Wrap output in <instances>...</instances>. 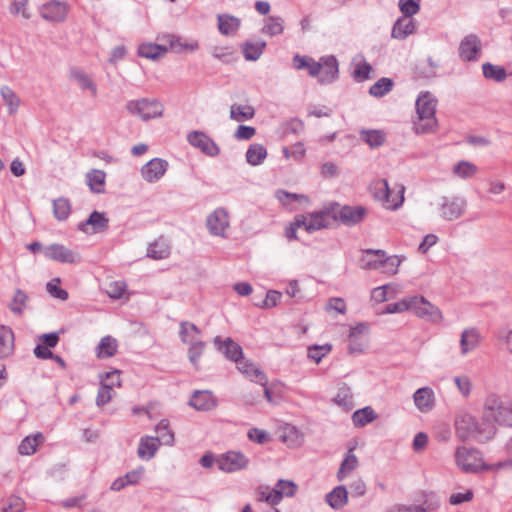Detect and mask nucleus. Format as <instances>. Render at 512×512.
I'll use <instances>...</instances> for the list:
<instances>
[{"label":"nucleus","mask_w":512,"mask_h":512,"mask_svg":"<svg viewBox=\"0 0 512 512\" xmlns=\"http://www.w3.org/2000/svg\"><path fill=\"white\" fill-rule=\"evenodd\" d=\"M293 65L297 70L307 69L311 77H317L319 83L328 84L338 77V61L332 56L321 57L315 61L308 56L296 55L293 58Z\"/></svg>","instance_id":"f257e3e1"},{"label":"nucleus","mask_w":512,"mask_h":512,"mask_svg":"<svg viewBox=\"0 0 512 512\" xmlns=\"http://www.w3.org/2000/svg\"><path fill=\"white\" fill-rule=\"evenodd\" d=\"M456 433L461 440L475 439L479 442L490 440L496 433V427L482 417L478 422L474 416L462 413L455 421Z\"/></svg>","instance_id":"f03ea898"},{"label":"nucleus","mask_w":512,"mask_h":512,"mask_svg":"<svg viewBox=\"0 0 512 512\" xmlns=\"http://www.w3.org/2000/svg\"><path fill=\"white\" fill-rule=\"evenodd\" d=\"M437 99L430 92H422L416 100L418 120L414 122L416 133H430L435 131L437 120L435 117Z\"/></svg>","instance_id":"7ed1b4c3"},{"label":"nucleus","mask_w":512,"mask_h":512,"mask_svg":"<svg viewBox=\"0 0 512 512\" xmlns=\"http://www.w3.org/2000/svg\"><path fill=\"white\" fill-rule=\"evenodd\" d=\"M484 419L487 422L512 427V401L497 394H489L484 401Z\"/></svg>","instance_id":"20e7f679"},{"label":"nucleus","mask_w":512,"mask_h":512,"mask_svg":"<svg viewBox=\"0 0 512 512\" xmlns=\"http://www.w3.org/2000/svg\"><path fill=\"white\" fill-rule=\"evenodd\" d=\"M370 191L373 197L382 202V204L387 209L396 210L398 209L403 201H404V187L401 186L397 194H395V198L391 197V189L389 188L388 182L385 179H378L371 183Z\"/></svg>","instance_id":"39448f33"},{"label":"nucleus","mask_w":512,"mask_h":512,"mask_svg":"<svg viewBox=\"0 0 512 512\" xmlns=\"http://www.w3.org/2000/svg\"><path fill=\"white\" fill-rule=\"evenodd\" d=\"M330 212H332V220L340 221L346 226L360 223L367 215V209L363 206H342L336 202L330 204Z\"/></svg>","instance_id":"423d86ee"},{"label":"nucleus","mask_w":512,"mask_h":512,"mask_svg":"<svg viewBox=\"0 0 512 512\" xmlns=\"http://www.w3.org/2000/svg\"><path fill=\"white\" fill-rule=\"evenodd\" d=\"M126 109L133 115H138L142 120L147 121L162 116L163 105L156 99L131 100L126 104Z\"/></svg>","instance_id":"0eeeda50"},{"label":"nucleus","mask_w":512,"mask_h":512,"mask_svg":"<svg viewBox=\"0 0 512 512\" xmlns=\"http://www.w3.org/2000/svg\"><path fill=\"white\" fill-rule=\"evenodd\" d=\"M332 220V212H330V204L324 209L296 216V226H303L307 232H314L327 228Z\"/></svg>","instance_id":"6e6552de"},{"label":"nucleus","mask_w":512,"mask_h":512,"mask_svg":"<svg viewBox=\"0 0 512 512\" xmlns=\"http://www.w3.org/2000/svg\"><path fill=\"white\" fill-rule=\"evenodd\" d=\"M455 460L463 471L476 473L483 470L484 464L477 450L459 447L455 453Z\"/></svg>","instance_id":"1a4fd4ad"},{"label":"nucleus","mask_w":512,"mask_h":512,"mask_svg":"<svg viewBox=\"0 0 512 512\" xmlns=\"http://www.w3.org/2000/svg\"><path fill=\"white\" fill-rule=\"evenodd\" d=\"M218 469L225 473H233L247 468L249 459L241 452L229 451L216 458Z\"/></svg>","instance_id":"9d476101"},{"label":"nucleus","mask_w":512,"mask_h":512,"mask_svg":"<svg viewBox=\"0 0 512 512\" xmlns=\"http://www.w3.org/2000/svg\"><path fill=\"white\" fill-rule=\"evenodd\" d=\"M411 311L420 318L434 323L441 322L442 313L438 307L434 306L423 296H412Z\"/></svg>","instance_id":"9b49d317"},{"label":"nucleus","mask_w":512,"mask_h":512,"mask_svg":"<svg viewBox=\"0 0 512 512\" xmlns=\"http://www.w3.org/2000/svg\"><path fill=\"white\" fill-rule=\"evenodd\" d=\"M297 486L294 482L288 480H279L274 489L265 488L261 491V500H265L269 504H278L283 496H293Z\"/></svg>","instance_id":"f8f14e48"},{"label":"nucleus","mask_w":512,"mask_h":512,"mask_svg":"<svg viewBox=\"0 0 512 512\" xmlns=\"http://www.w3.org/2000/svg\"><path fill=\"white\" fill-rule=\"evenodd\" d=\"M465 208V199L461 197H444L440 207L441 217L448 221L456 220L464 214Z\"/></svg>","instance_id":"ddd939ff"},{"label":"nucleus","mask_w":512,"mask_h":512,"mask_svg":"<svg viewBox=\"0 0 512 512\" xmlns=\"http://www.w3.org/2000/svg\"><path fill=\"white\" fill-rule=\"evenodd\" d=\"M109 218L106 213L93 211L87 220L78 224V229L86 234L101 233L107 230Z\"/></svg>","instance_id":"4468645a"},{"label":"nucleus","mask_w":512,"mask_h":512,"mask_svg":"<svg viewBox=\"0 0 512 512\" xmlns=\"http://www.w3.org/2000/svg\"><path fill=\"white\" fill-rule=\"evenodd\" d=\"M188 142L200 149L204 154L208 156H216L219 154L220 149L217 144L205 133L200 131H192L187 136Z\"/></svg>","instance_id":"2eb2a0df"},{"label":"nucleus","mask_w":512,"mask_h":512,"mask_svg":"<svg viewBox=\"0 0 512 512\" xmlns=\"http://www.w3.org/2000/svg\"><path fill=\"white\" fill-rule=\"evenodd\" d=\"M481 52V41L475 34L466 36L459 45V56L463 61H476Z\"/></svg>","instance_id":"dca6fc26"},{"label":"nucleus","mask_w":512,"mask_h":512,"mask_svg":"<svg viewBox=\"0 0 512 512\" xmlns=\"http://www.w3.org/2000/svg\"><path fill=\"white\" fill-rule=\"evenodd\" d=\"M44 255L49 259L61 263H77L79 261L77 253L61 244H52L46 247L44 249Z\"/></svg>","instance_id":"f3484780"},{"label":"nucleus","mask_w":512,"mask_h":512,"mask_svg":"<svg viewBox=\"0 0 512 512\" xmlns=\"http://www.w3.org/2000/svg\"><path fill=\"white\" fill-rule=\"evenodd\" d=\"M207 227L211 234L224 237L225 230L229 227L227 211L223 208L216 209L207 218Z\"/></svg>","instance_id":"a211bd4d"},{"label":"nucleus","mask_w":512,"mask_h":512,"mask_svg":"<svg viewBox=\"0 0 512 512\" xmlns=\"http://www.w3.org/2000/svg\"><path fill=\"white\" fill-rule=\"evenodd\" d=\"M40 14L48 21L62 22L67 17L68 6L59 1H50L41 7Z\"/></svg>","instance_id":"6ab92c4d"},{"label":"nucleus","mask_w":512,"mask_h":512,"mask_svg":"<svg viewBox=\"0 0 512 512\" xmlns=\"http://www.w3.org/2000/svg\"><path fill=\"white\" fill-rule=\"evenodd\" d=\"M167 168V161L154 158L142 167L141 174L147 182L152 183L158 181L165 174Z\"/></svg>","instance_id":"aec40b11"},{"label":"nucleus","mask_w":512,"mask_h":512,"mask_svg":"<svg viewBox=\"0 0 512 512\" xmlns=\"http://www.w3.org/2000/svg\"><path fill=\"white\" fill-rule=\"evenodd\" d=\"M213 342L217 350L222 352L229 360L236 362L242 358L243 350L232 338L228 337L225 340H222L220 336H216Z\"/></svg>","instance_id":"412c9836"},{"label":"nucleus","mask_w":512,"mask_h":512,"mask_svg":"<svg viewBox=\"0 0 512 512\" xmlns=\"http://www.w3.org/2000/svg\"><path fill=\"white\" fill-rule=\"evenodd\" d=\"M366 330L367 328L364 324L351 328L348 345L349 354H360L364 351L367 345V339L364 335Z\"/></svg>","instance_id":"4be33fe9"},{"label":"nucleus","mask_w":512,"mask_h":512,"mask_svg":"<svg viewBox=\"0 0 512 512\" xmlns=\"http://www.w3.org/2000/svg\"><path fill=\"white\" fill-rule=\"evenodd\" d=\"M414 404L422 413L431 411L435 405V395L430 387H422L413 395Z\"/></svg>","instance_id":"5701e85b"},{"label":"nucleus","mask_w":512,"mask_h":512,"mask_svg":"<svg viewBox=\"0 0 512 512\" xmlns=\"http://www.w3.org/2000/svg\"><path fill=\"white\" fill-rule=\"evenodd\" d=\"M481 342V335L475 328L465 329L460 336L461 354L466 355L475 350Z\"/></svg>","instance_id":"b1692460"},{"label":"nucleus","mask_w":512,"mask_h":512,"mask_svg":"<svg viewBox=\"0 0 512 512\" xmlns=\"http://www.w3.org/2000/svg\"><path fill=\"white\" fill-rule=\"evenodd\" d=\"M237 369L247 377L259 383L261 386L267 385V378L263 371L255 367L252 363L246 360L243 356L235 362Z\"/></svg>","instance_id":"393cba45"},{"label":"nucleus","mask_w":512,"mask_h":512,"mask_svg":"<svg viewBox=\"0 0 512 512\" xmlns=\"http://www.w3.org/2000/svg\"><path fill=\"white\" fill-rule=\"evenodd\" d=\"M189 405L196 410L207 411L216 406V400L210 391H195Z\"/></svg>","instance_id":"a878e982"},{"label":"nucleus","mask_w":512,"mask_h":512,"mask_svg":"<svg viewBox=\"0 0 512 512\" xmlns=\"http://www.w3.org/2000/svg\"><path fill=\"white\" fill-rule=\"evenodd\" d=\"M70 78L76 82L82 90L90 91L93 97L97 96V85L88 73L79 68H73L70 70Z\"/></svg>","instance_id":"bb28decb"},{"label":"nucleus","mask_w":512,"mask_h":512,"mask_svg":"<svg viewBox=\"0 0 512 512\" xmlns=\"http://www.w3.org/2000/svg\"><path fill=\"white\" fill-rule=\"evenodd\" d=\"M279 437L288 447H299L303 443L302 433L291 424H285L280 428Z\"/></svg>","instance_id":"cd10ccee"},{"label":"nucleus","mask_w":512,"mask_h":512,"mask_svg":"<svg viewBox=\"0 0 512 512\" xmlns=\"http://www.w3.org/2000/svg\"><path fill=\"white\" fill-rule=\"evenodd\" d=\"M415 23L411 17L403 16L399 18L393 28H392V37L396 39H405L410 34L414 33Z\"/></svg>","instance_id":"c85d7f7f"},{"label":"nucleus","mask_w":512,"mask_h":512,"mask_svg":"<svg viewBox=\"0 0 512 512\" xmlns=\"http://www.w3.org/2000/svg\"><path fill=\"white\" fill-rule=\"evenodd\" d=\"M160 445L162 444L154 437H142L140 439L137 454L139 458L149 460L154 457Z\"/></svg>","instance_id":"c756f323"},{"label":"nucleus","mask_w":512,"mask_h":512,"mask_svg":"<svg viewBox=\"0 0 512 512\" xmlns=\"http://www.w3.org/2000/svg\"><path fill=\"white\" fill-rule=\"evenodd\" d=\"M348 492L345 486L340 485L335 487L331 492L326 495V502L333 509H341L347 504Z\"/></svg>","instance_id":"7c9ffc66"},{"label":"nucleus","mask_w":512,"mask_h":512,"mask_svg":"<svg viewBox=\"0 0 512 512\" xmlns=\"http://www.w3.org/2000/svg\"><path fill=\"white\" fill-rule=\"evenodd\" d=\"M14 350V333L4 325H0V358L8 357Z\"/></svg>","instance_id":"2f4dec72"},{"label":"nucleus","mask_w":512,"mask_h":512,"mask_svg":"<svg viewBox=\"0 0 512 512\" xmlns=\"http://www.w3.org/2000/svg\"><path fill=\"white\" fill-rule=\"evenodd\" d=\"M170 252L171 249L168 241L163 237H160L149 245L147 249V256L155 260H161L167 258L170 255Z\"/></svg>","instance_id":"473e14b6"},{"label":"nucleus","mask_w":512,"mask_h":512,"mask_svg":"<svg viewBox=\"0 0 512 512\" xmlns=\"http://www.w3.org/2000/svg\"><path fill=\"white\" fill-rule=\"evenodd\" d=\"M118 349V342L115 338L112 336H105L103 337L97 348H96V355L98 358H110L114 356L117 353Z\"/></svg>","instance_id":"72a5a7b5"},{"label":"nucleus","mask_w":512,"mask_h":512,"mask_svg":"<svg viewBox=\"0 0 512 512\" xmlns=\"http://www.w3.org/2000/svg\"><path fill=\"white\" fill-rule=\"evenodd\" d=\"M384 257L385 252L383 250H367L361 259V267L363 269L379 270Z\"/></svg>","instance_id":"f704fd0d"},{"label":"nucleus","mask_w":512,"mask_h":512,"mask_svg":"<svg viewBox=\"0 0 512 512\" xmlns=\"http://www.w3.org/2000/svg\"><path fill=\"white\" fill-rule=\"evenodd\" d=\"M167 53V48L154 43H143L138 47V55L147 59L156 60Z\"/></svg>","instance_id":"c9c22d12"},{"label":"nucleus","mask_w":512,"mask_h":512,"mask_svg":"<svg viewBox=\"0 0 512 512\" xmlns=\"http://www.w3.org/2000/svg\"><path fill=\"white\" fill-rule=\"evenodd\" d=\"M358 464V458L353 453V449H349L337 472L338 480H344L352 471L358 467Z\"/></svg>","instance_id":"e433bc0d"},{"label":"nucleus","mask_w":512,"mask_h":512,"mask_svg":"<svg viewBox=\"0 0 512 512\" xmlns=\"http://www.w3.org/2000/svg\"><path fill=\"white\" fill-rule=\"evenodd\" d=\"M218 29L223 35H232L234 34L239 26L240 20L234 16L223 14L218 15Z\"/></svg>","instance_id":"4c0bfd02"},{"label":"nucleus","mask_w":512,"mask_h":512,"mask_svg":"<svg viewBox=\"0 0 512 512\" xmlns=\"http://www.w3.org/2000/svg\"><path fill=\"white\" fill-rule=\"evenodd\" d=\"M477 172L478 167L474 163L465 160L457 162L452 169L453 175L460 179H470L474 177Z\"/></svg>","instance_id":"58836bf2"},{"label":"nucleus","mask_w":512,"mask_h":512,"mask_svg":"<svg viewBox=\"0 0 512 512\" xmlns=\"http://www.w3.org/2000/svg\"><path fill=\"white\" fill-rule=\"evenodd\" d=\"M267 157V150L262 144L254 143L246 152V160L250 165H260Z\"/></svg>","instance_id":"ea45409f"},{"label":"nucleus","mask_w":512,"mask_h":512,"mask_svg":"<svg viewBox=\"0 0 512 512\" xmlns=\"http://www.w3.org/2000/svg\"><path fill=\"white\" fill-rule=\"evenodd\" d=\"M44 440V437L41 433H37L32 436L25 437L19 447L18 452L21 455H32L36 452L37 446L42 443Z\"/></svg>","instance_id":"a19ab883"},{"label":"nucleus","mask_w":512,"mask_h":512,"mask_svg":"<svg viewBox=\"0 0 512 512\" xmlns=\"http://www.w3.org/2000/svg\"><path fill=\"white\" fill-rule=\"evenodd\" d=\"M157 437H154L162 445L172 446L174 444V432L170 429L167 420H161L155 427Z\"/></svg>","instance_id":"79ce46f5"},{"label":"nucleus","mask_w":512,"mask_h":512,"mask_svg":"<svg viewBox=\"0 0 512 512\" xmlns=\"http://www.w3.org/2000/svg\"><path fill=\"white\" fill-rule=\"evenodd\" d=\"M360 138L367 143L370 148H378L382 146L386 140V135L381 130H362Z\"/></svg>","instance_id":"37998d69"},{"label":"nucleus","mask_w":512,"mask_h":512,"mask_svg":"<svg viewBox=\"0 0 512 512\" xmlns=\"http://www.w3.org/2000/svg\"><path fill=\"white\" fill-rule=\"evenodd\" d=\"M255 110L250 105L233 104L230 107V118L237 122L250 120L254 117Z\"/></svg>","instance_id":"c03bdc74"},{"label":"nucleus","mask_w":512,"mask_h":512,"mask_svg":"<svg viewBox=\"0 0 512 512\" xmlns=\"http://www.w3.org/2000/svg\"><path fill=\"white\" fill-rule=\"evenodd\" d=\"M334 401L337 405L345 408L346 410H350L354 407L353 395L347 384H341L338 387Z\"/></svg>","instance_id":"a18cd8bd"},{"label":"nucleus","mask_w":512,"mask_h":512,"mask_svg":"<svg viewBox=\"0 0 512 512\" xmlns=\"http://www.w3.org/2000/svg\"><path fill=\"white\" fill-rule=\"evenodd\" d=\"M200 333V330L195 324L187 321L180 323L179 335L183 343L192 344L193 342L198 341L197 337L200 335Z\"/></svg>","instance_id":"49530a36"},{"label":"nucleus","mask_w":512,"mask_h":512,"mask_svg":"<svg viewBox=\"0 0 512 512\" xmlns=\"http://www.w3.org/2000/svg\"><path fill=\"white\" fill-rule=\"evenodd\" d=\"M105 173L102 170H92L86 175L87 183L94 193L104 192Z\"/></svg>","instance_id":"de8ad7c7"},{"label":"nucleus","mask_w":512,"mask_h":512,"mask_svg":"<svg viewBox=\"0 0 512 512\" xmlns=\"http://www.w3.org/2000/svg\"><path fill=\"white\" fill-rule=\"evenodd\" d=\"M376 418L377 414L369 406L355 411L352 415V420L356 427H364L366 424L374 421Z\"/></svg>","instance_id":"09e8293b"},{"label":"nucleus","mask_w":512,"mask_h":512,"mask_svg":"<svg viewBox=\"0 0 512 512\" xmlns=\"http://www.w3.org/2000/svg\"><path fill=\"white\" fill-rule=\"evenodd\" d=\"M393 86L392 79L383 77L370 87L369 93L374 97H383L392 90Z\"/></svg>","instance_id":"8fccbe9b"},{"label":"nucleus","mask_w":512,"mask_h":512,"mask_svg":"<svg viewBox=\"0 0 512 512\" xmlns=\"http://www.w3.org/2000/svg\"><path fill=\"white\" fill-rule=\"evenodd\" d=\"M482 70L485 78L493 79L498 82L504 81L507 77L506 70L503 67L491 63H484Z\"/></svg>","instance_id":"3c124183"},{"label":"nucleus","mask_w":512,"mask_h":512,"mask_svg":"<svg viewBox=\"0 0 512 512\" xmlns=\"http://www.w3.org/2000/svg\"><path fill=\"white\" fill-rule=\"evenodd\" d=\"M266 44L264 42L252 43L246 42L243 45L244 57L248 61L257 60L263 53Z\"/></svg>","instance_id":"603ef678"},{"label":"nucleus","mask_w":512,"mask_h":512,"mask_svg":"<svg viewBox=\"0 0 512 512\" xmlns=\"http://www.w3.org/2000/svg\"><path fill=\"white\" fill-rule=\"evenodd\" d=\"M71 212L70 202L66 198H58L53 201L54 216L60 220H66Z\"/></svg>","instance_id":"864d4df0"},{"label":"nucleus","mask_w":512,"mask_h":512,"mask_svg":"<svg viewBox=\"0 0 512 512\" xmlns=\"http://www.w3.org/2000/svg\"><path fill=\"white\" fill-rule=\"evenodd\" d=\"M283 19L280 17L270 16L266 19L263 32L270 36L279 35L283 32Z\"/></svg>","instance_id":"5fc2aeb1"},{"label":"nucleus","mask_w":512,"mask_h":512,"mask_svg":"<svg viewBox=\"0 0 512 512\" xmlns=\"http://www.w3.org/2000/svg\"><path fill=\"white\" fill-rule=\"evenodd\" d=\"M206 344L203 341H195L190 344V348L188 350L189 360L195 369H199V359L203 354Z\"/></svg>","instance_id":"6e6d98bb"},{"label":"nucleus","mask_w":512,"mask_h":512,"mask_svg":"<svg viewBox=\"0 0 512 512\" xmlns=\"http://www.w3.org/2000/svg\"><path fill=\"white\" fill-rule=\"evenodd\" d=\"M1 95H2L5 103L9 107V112L11 114L15 113L20 104L19 98L15 95V93L12 91V89L9 88L8 86H4L1 88Z\"/></svg>","instance_id":"4d7b16f0"},{"label":"nucleus","mask_w":512,"mask_h":512,"mask_svg":"<svg viewBox=\"0 0 512 512\" xmlns=\"http://www.w3.org/2000/svg\"><path fill=\"white\" fill-rule=\"evenodd\" d=\"M412 306V296L402 299L396 303H390L385 306L383 313L393 314V313H402L411 309Z\"/></svg>","instance_id":"13d9d810"},{"label":"nucleus","mask_w":512,"mask_h":512,"mask_svg":"<svg viewBox=\"0 0 512 512\" xmlns=\"http://www.w3.org/2000/svg\"><path fill=\"white\" fill-rule=\"evenodd\" d=\"M27 299V295L22 290L18 289L9 305L10 310L15 314L20 315L23 312Z\"/></svg>","instance_id":"bf43d9fd"},{"label":"nucleus","mask_w":512,"mask_h":512,"mask_svg":"<svg viewBox=\"0 0 512 512\" xmlns=\"http://www.w3.org/2000/svg\"><path fill=\"white\" fill-rule=\"evenodd\" d=\"M401 261L397 256L384 257L381 262V270L383 273L394 275L398 271Z\"/></svg>","instance_id":"052dcab7"},{"label":"nucleus","mask_w":512,"mask_h":512,"mask_svg":"<svg viewBox=\"0 0 512 512\" xmlns=\"http://www.w3.org/2000/svg\"><path fill=\"white\" fill-rule=\"evenodd\" d=\"M24 501L18 496H11L7 499L0 512H23Z\"/></svg>","instance_id":"680f3d73"},{"label":"nucleus","mask_w":512,"mask_h":512,"mask_svg":"<svg viewBox=\"0 0 512 512\" xmlns=\"http://www.w3.org/2000/svg\"><path fill=\"white\" fill-rule=\"evenodd\" d=\"M167 38H168L170 48L177 53L183 52L184 50L194 51V50L198 49V44L196 42L191 43V44L182 43L180 38H177L173 35H169V36H167Z\"/></svg>","instance_id":"e2e57ef3"},{"label":"nucleus","mask_w":512,"mask_h":512,"mask_svg":"<svg viewBox=\"0 0 512 512\" xmlns=\"http://www.w3.org/2000/svg\"><path fill=\"white\" fill-rule=\"evenodd\" d=\"M112 393V385H108L106 381H101V386L96 398V404L98 406L107 404L112 399Z\"/></svg>","instance_id":"0e129e2a"},{"label":"nucleus","mask_w":512,"mask_h":512,"mask_svg":"<svg viewBox=\"0 0 512 512\" xmlns=\"http://www.w3.org/2000/svg\"><path fill=\"white\" fill-rule=\"evenodd\" d=\"M60 279L55 278L52 281L47 283V291L51 296L54 298L60 299L62 301H65L68 299V292L62 288L59 287Z\"/></svg>","instance_id":"69168bd1"},{"label":"nucleus","mask_w":512,"mask_h":512,"mask_svg":"<svg viewBox=\"0 0 512 512\" xmlns=\"http://www.w3.org/2000/svg\"><path fill=\"white\" fill-rule=\"evenodd\" d=\"M399 9L403 16L412 17L420 10V5L415 0H399Z\"/></svg>","instance_id":"338daca9"},{"label":"nucleus","mask_w":512,"mask_h":512,"mask_svg":"<svg viewBox=\"0 0 512 512\" xmlns=\"http://www.w3.org/2000/svg\"><path fill=\"white\" fill-rule=\"evenodd\" d=\"M390 290H392L393 293L396 292L393 286L389 284L374 288L371 293V298L377 303L385 302L389 298L388 293Z\"/></svg>","instance_id":"774afa93"}]
</instances>
